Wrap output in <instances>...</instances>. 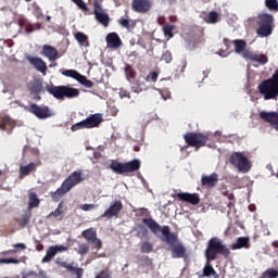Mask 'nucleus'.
Segmentation results:
<instances>
[{"mask_svg": "<svg viewBox=\"0 0 278 278\" xmlns=\"http://www.w3.org/2000/svg\"><path fill=\"white\" fill-rule=\"evenodd\" d=\"M55 264L60 266V268H66L67 273H71V275H75L76 278L84 277V268L75 267L74 263L68 264L66 261H62V258L58 257L55 260Z\"/></svg>", "mask_w": 278, "mask_h": 278, "instance_id": "ddd939ff", "label": "nucleus"}, {"mask_svg": "<svg viewBox=\"0 0 278 278\" xmlns=\"http://www.w3.org/2000/svg\"><path fill=\"white\" fill-rule=\"evenodd\" d=\"M16 125L14 119L10 116H2L0 117V129L2 131H9V134L12 132L13 127Z\"/></svg>", "mask_w": 278, "mask_h": 278, "instance_id": "4be33fe9", "label": "nucleus"}, {"mask_svg": "<svg viewBox=\"0 0 278 278\" xmlns=\"http://www.w3.org/2000/svg\"><path fill=\"white\" fill-rule=\"evenodd\" d=\"M142 223L150 228V231L154 233L156 238H160L161 242L172 247L170 251L174 260H181V257L186 255V245L179 242V238L170 230V226H161L151 217L143 218Z\"/></svg>", "mask_w": 278, "mask_h": 278, "instance_id": "f257e3e1", "label": "nucleus"}, {"mask_svg": "<svg viewBox=\"0 0 278 278\" xmlns=\"http://www.w3.org/2000/svg\"><path fill=\"white\" fill-rule=\"evenodd\" d=\"M41 55H43L45 58H48L50 62H55V60H59L60 58V53L58 52V49L49 45H45L42 47Z\"/></svg>", "mask_w": 278, "mask_h": 278, "instance_id": "dca6fc26", "label": "nucleus"}, {"mask_svg": "<svg viewBox=\"0 0 278 278\" xmlns=\"http://www.w3.org/2000/svg\"><path fill=\"white\" fill-rule=\"evenodd\" d=\"M84 181V178L81 177V172H74L72 173L61 185L60 188H58L55 191H52L50 193V197L54 203H58L67 192H71L75 186L78 184H81Z\"/></svg>", "mask_w": 278, "mask_h": 278, "instance_id": "f03ea898", "label": "nucleus"}, {"mask_svg": "<svg viewBox=\"0 0 278 278\" xmlns=\"http://www.w3.org/2000/svg\"><path fill=\"white\" fill-rule=\"evenodd\" d=\"M205 23H208L211 25H215V23H218L220 21V15H218V12L211 11L206 17H204Z\"/></svg>", "mask_w": 278, "mask_h": 278, "instance_id": "7c9ffc66", "label": "nucleus"}, {"mask_svg": "<svg viewBox=\"0 0 278 278\" xmlns=\"http://www.w3.org/2000/svg\"><path fill=\"white\" fill-rule=\"evenodd\" d=\"M212 262H214V260L206 258L205 265L203 267V273L200 276V278H203V277L218 278L219 277L218 273H216V269H214V266H212Z\"/></svg>", "mask_w": 278, "mask_h": 278, "instance_id": "6ab92c4d", "label": "nucleus"}, {"mask_svg": "<svg viewBox=\"0 0 278 278\" xmlns=\"http://www.w3.org/2000/svg\"><path fill=\"white\" fill-rule=\"evenodd\" d=\"M13 249H22V251H25V249H27V245H25V243H16L13 244Z\"/></svg>", "mask_w": 278, "mask_h": 278, "instance_id": "052dcab7", "label": "nucleus"}, {"mask_svg": "<svg viewBox=\"0 0 278 278\" xmlns=\"http://www.w3.org/2000/svg\"><path fill=\"white\" fill-rule=\"evenodd\" d=\"M36 168H38V165L34 162H30L28 165H22L20 166V176L27 177L30 173L36 172Z\"/></svg>", "mask_w": 278, "mask_h": 278, "instance_id": "393cba45", "label": "nucleus"}, {"mask_svg": "<svg viewBox=\"0 0 278 278\" xmlns=\"http://www.w3.org/2000/svg\"><path fill=\"white\" fill-rule=\"evenodd\" d=\"M260 118L265 121V123H269V125L278 131V112L263 111L260 113Z\"/></svg>", "mask_w": 278, "mask_h": 278, "instance_id": "2eb2a0df", "label": "nucleus"}, {"mask_svg": "<svg viewBox=\"0 0 278 278\" xmlns=\"http://www.w3.org/2000/svg\"><path fill=\"white\" fill-rule=\"evenodd\" d=\"M140 160L135 159L132 161L121 163L118 161H112L109 165V168L116 173V175H125V173H136V170H140Z\"/></svg>", "mask_w": 278, "mask_h": 278, "instance_id": "39448f33", "label": "nucleus"}, {"mask_svg": "<svg viewBox=\"0 0 278 278\" xmlns=\"http://www.w3.org/2000/svg\"><path fill=\"white\" fill-rule=\"evenodd\" d=\"M47 92L58 99V101H64V99H75L79 97V89L68 86H55L53 84L46 86Z\"/></svg>", "mask_w": 278, "mask_h": 278, "instance_id": "20e7f679", "label": "nucleus"}, {"mask_svg": "<svg viewBox=\"0 0 278 278\" xmlns=\"http://www.w3.org/2000/svg\"><path fill=\"white\" fill-rule=\"evenodd\" d=\"M117 23L118 25H121V27H124L125 29H129V27H131L129 24L130 22L127 18H119Z\"/></svg>", "mask_w": 278, "mask_h": 278, "instance_id": "3c124183", "label": "nucleus"}, {"mask_svg": "<svg viewBox=\"0 0 278 278\" xmlns=\"http://www.w3.org/2000/svg\"><path fill=\"white\" fill-rule=\"evenodd\" d=\"M140 252L141 253H153V243H151L149 241L141 243Z\"/></svg>", "mask_w": 278, "mask_h": 278, "instance_id": "58836bf2", "label": "nucleus"}, {"mask_svg": "<svg viewBox=\"0 0 278 278\" xmlns=\"http://www.w3.org/2000/svg\"><path fill=\"white\" fill-rule=\"evenodd\" d=\"M62 75H64L65 77H71L72 79H76V81H78L81 74L76 70H64L62 72Z\"/></svg>", "mask_w": 278, "mask_h": 278, "instance_id": "72a5a7b5", "label": "nucleus"}, {"mask_svg": "<svg viewBox=\"0 0 278 278\" xmlns=\"http://www.w3.org/2000/svg\"><path fill=\"white\" fill-rule=\"evenodd\" d=\"M88 251H90V247H88V244L83 243V244L78 245L79 255H86L88 253Z\"/></svg>", "mask_w": 278, "mask_h": 278, "instance_id": "49530a36", "label": "nucleus"}, {"mask_svg": "<svg viewBox=\"0 0 278 278\" xmlns=\"http://www.w3.org/2000/svg\"><path fill=\"white\" fill-rule=\"evenodd\" d=\"M29 220H31V211H26L25 214L22 215V217L15 218V223H17V225L23 228L29 225Z\"/></svg>", "mask_w": 278, "mask_h": 278, "instance_id": "bb28decb", "label": "nucleus"}, {"mask_svg": "<svg viewBox=\"0 0 278 278\" xmlns=\"http://www.w3.org/2000/svg\"><path fill=\"white\" fill-rule=\"evenodd\" d=\"M96 21L100 23V25H103V27H109L110 26V15L105 12L103 13H97L94 16Z\"/></svg>", "mask_w": 278, "mask_h": 278, "instance_id": "c756f323", "label": "nucleus"}, {"mask_svg": "<svg viewBox=\"0 0 278 278\" xmlns=\"http://www.w3.org/2000/svg\"><path fill=\"white\" fill-rule=\"evenodd\" d=\"M131 10L137 14H149L150 10H153V1L151 0H132Z\"/></svg>", "mask_w": 278, "mask_h": 278, "instance_id": "f8f14e48", "label": "nucleus"}, {"mask_svg": "<svg viewBox=\"0 0 278 278\" xmlns=\"http://www.w3.org/2000/svg\"><path fill=\"white\" fill-rule=\"evenodd\" d=\"M81 86H85V88H92L94 86V83L92 80L88 79V77L80 74V77H78L77 80Z\"/></svg>", "mask_w": 278, "mask_h": 278, "instance_id": "c9c22d12", "label": "nucleus"}, {"mask_svg": "<svg viewBox=\"0 0 278 278\" xmlns=\"http://www.w3.org/2000/svg\"><path fill=\"white\" fill-rule=\"evenodd\" d=\"M36 250L37 251H45V245H42V243L37 242Z\"/></svg>", "mask_w": 278, "mask_h": 278, "instance_id": "0e129e2a", "label": "nucleus"}, {"mask_svg": "<svg viewBox=\"0 0 278 278\" xmlns=\"http://www.w3.org/2000/svg\"><path fill=\"white\" fill-rule=\"evenodd\" d=\"M29 64H31L36 71H39V73H42V75H47V63L38 56H28L27 58Z\"/></svg>", "mask_w": 278, "mask_h": 278, "instance_id": "f3484780", "label": "nucleus"}, {"mask_svg": "<svg viewBox=\"0 0 278 278\" xmlns=\"http://www.w3.org/2000/svg\"><path fill=\"white\" fill-rule=\"evenodd\" d=\"M206 260H216L218 255H223V257H229L231 255V251L227 248V244H224L223 240L217 237H213L208 240L206 250L204 252Z\"/></svg>", "mask_w": 278, "mask_h": 278, "instance_id": "7ed1b4c3", "label": "nucleus"}, {"mask_svg": "<svg viewBox=\"0 0 278 278\" xmlns=\"http://www.w3.org/2000/svg\"><path fill=\"white\" fill-rule=\"evenodd\" d=\"M106 45L110 49H118V47L123 45V41L121 40V37H118V34L110 33L106 36Z\"/></svg>", "mask_w": 278, "mask_h": 278, "instance_id": "412c9836", "label": "nucleus"}, {"mask_svg": "<svg viewBox=\"0 0 278 278\" xmlns=\"http://www.w3.org/2000/svg\"><path fill=\"white\" fill-rule=\"evenodd\" d=\"M232 251H238L239 249H251V239L249 237L237 238L236 243L230 245Z\"/></svg>", "mask_w": 278, "mask_h": 278, "instance_id": "aec40b11", "label": "nucleus"}, {"mask_svg": "<svg viewBox=\"0 0 278 278\" xmlns=\"http://www.w3.org/2000/svg\"><path fill=\"white\" fill-rule=\"evenodd\" d=\"M118 94L121 99H131L129 91H127L126 89L121 88Z\"/></svg>", "mask_w": 278, "mask_h": 278, "instance_id": "603ef678", "label": "nucleus"}, {"mask_svg": "<svg viewBox=\"0 0 278 278\" xmlns=\"http://www.w3.org/2000/svg\"><path fill=\"white\" fill-rule=\"evenodd\" d=\"M28 112H30V114H34L40 121H45L53 116V112H51V109H49V106H46V105L40 106L36 103H31L29 105Z\"/></svg>", "mask_w": 278, "mask_h": 278, "instance_id": "9d476101", "label": "nucleus"}, {"mask_svg": "<svg viewBox=\"0 0 278 278\" xmlns=\"http://www.w3.org/2000/svg\"><path fill=\"white\" fill-rule=\"evenodd\" d=\"M129 58H138V52L137 51L130 52Z\"/></svg>", "mask_w": 278, "mask_h": 278, "instance_id": "338daca9", "label": "nucleus"}, {"mask_svg": "<svg viewBox=\"0 0 278 278\" xmlns=\"http://www.w3.org/2000/svg\"><path fill=\"white\" fill-rule=\"evenodd\" d=\"M55 255H58V250H55V248L53 247H50L47 250L46 255L41 260V264H49V262H51V260H53Z\"/></svg>", "mask_w": 278, "mask_h": 278, "instance_id": "cd10ccee", "label": "nucleus"}, {"mask_svg": "<svg viewBox=\"0 0 278 278\" xmlns=\"http://www.w3.org/2000/svg\"><path fill=\"white\" fill-rule=\"evenodd\" d=\"M275 23V17L268 13L260 14L257 25L258 28L256 34L261 36V38H268L270 34H273V25Z\"/></svg>", "mask_w": 278, "mask_h": 278, "instance_id": "423d86ee", "label": "nucleus"}, {"mask_svg": "<svg viewBox=\"0 0 278 278\" xmlns=\"http://www.w3.org/2000/svg\"><path fill=\"white\" fill-rule=\"evenodd\" d=\"M34 15L37 18H40L42 16V9H40V7H36L35 10H34Z\"/></svg>", "mask_w": 278, "mask_h": 278, "instance_id": "13d9d810", "label": "nucleus"}, {"mask_svg": "<svg viewBox=\"0 0 278 278\" xmlns=\"http://www.w3.org/2000/svg\"><path fill=\"white\" fill-rule=\"evenodd\" d=\"M131 90L132 92H136L137 94H139V92H142V90H147V86H144L143 83H140L137 80L131 87Z\"/></svg>", "mask_w": 278, "mask_h": 278, "instance_id": "ea45409f", "label": "nucleus"}, {"mask_svg": "<svg viewBox=\"0 0 278 278\" xmlns=\"http://www.w3.org/2000/svg\"><path fill=\"white\" fill-rule=\"evenodd\" d=\"M75 39L77 40L78 43L81 45V47H90V42L88 41V36L84 33H76L75 34Z\"/></svg>", "mask_w": 278, "mask_h": 278, "instance_id": "2f4dec72", "label": "nucleus"}, {"mask_svg": "<svg viewBox=\"0 0 278 278\" xmlns=\"http://www.w3.org/2000/svg\"><path fill=\"white\" fill-rule=\"evenodd\" d=\"M232 45L235 47V53L239 55L247 49V41L243 39H236L232 41Z\"/></svg>", "mask_w": 278, "mask_h": 278, "instance_id": "c85d7f7f", "label": "nucleus"}, {"mask_svg": "<svg viewBox=\"0 0 278 278\" xmlns=\"http://www.w3.org/2000/svg\"><path fill=\"white\" fill-rule=\"evenodd\" d=\"M162 60L166 62V64H170L173 62V54L166 51L165 53H163Z\"/></svg>", "mask_w": 278, "mask_h": 278, "instance_id": "8fccbe9b", "label": "nucleus"}, {"mask_svg": "<svg viewBox=\"0 0 278 278\" xmlns=\"http://www.w3.org/2000/svg\"><path fill=\"white\" fill-rule=\"evenodd\" d=\"M79 10H83V12H88V4H86V2H84V0H80L77 4H76Z\"/></svg>", "mask_w": 278, "mask_h": 278, "instance_id": "5fc2aeb1", "label": "nucleus"}, {"mask_svg": "<svg viewBox=\"0 0 278 278\" xmlns=\"http://www.w3.org/2000/svg\"><path fill=\"white\" fill-rule=\"evenodd\" d=\"M201 184L206 188H215V186L218 184V174L213 173L210 176H202Z\"/></svg>", "mask_w": 278, "mask_h": 278, "instance_id": "5701e85b", "label": "nucleus"}, {"mask_svg": "<svg viewBox=\"0 0 278 278\" xmlns=\"http://www.w3.org/2000/svg\"><path fill=\"white\" fill-rule=\"evenodd\" d=\"M16 253H18V250L14 249V250H7L1 252V255L8 256V255H16Z\"/></svg>", "mask_w": 278, "mask_h": 278, "instance_id": "6e6d98bb", "label": "nucleus"}, {"mask_svg": "<svg viewBox=\"0 0 278 278\" xmlns=\"http://www.w3.org/2000/svg\"><path fill=\"white\" fill-rule=\"evenodd\" d=\"M83 238L92 245V249L100 251L103 247L101 239L97 238V230L94 228H88L81 232Z\"/></svg>", "mask_w": 278, "mask_h": 278, "instance_id": "9b49d317", "label": "nucleus"}, {"mask_svg": "<svg viewBox=\"0 0 278 278\" xmlns=\"http://www.w3.org/2000/svg\"><path fill=\"white\" fill-rule=\"evenodd\" d=\"M35 30L36 29H40L42 27V25L40 23H36V24H33Z\"/></svg>", "mask_w": 278, "mask_h": 278, "instance_id": "69168bd1", "label": "nucleus"}, {"mask_svg": "<svg viewBox=\"0 0 278 278\" xmlns=\"http://www.w3.org/2000/svg\"><path fill=\"white\" fill-rule=\"evenodd\" d=\"M184 140L188 147H194L198 151V149H201V147H205V144H207L210 137L202 132H187L184 135Z\"/></svg>", "mask_w": 278, "mask_h": 278, "instance_id": "6e6552de", "label": "nucleus"}, {"mask_svg": "<svg viewBox=\"0 0 278 278\" xmlns=\"http://www.w3.org/2000/svg\"><path fill=\"white\" fill-rule=\"evenodd\" d=\"M34 275H37L36 271L30 270L27 271L24 276H22V278H29V277H34Z\"/></svg>", "mask_w": 278, "mask_h": 278, "instance_id": "680f3d73", "label": "nucleus"}, {"mask_svg": "<svg viewBox=\"0 0 278 278\" xmlns=\"http://www.w3.org/2000/svg\"><path fill=\"white\" fill-rule=\"evenodd\" d=\"M265 5L270 12H278V1L277 0H265Z\"/></svg>", "mask_w": 278, "mask_h": 278, "instance_id": "4c0bfd02", "label": "nucleus"}, {"mask_svg": "<svg viewBox=\"0 0 278 278\" xmlns=\"http://www.w3.org/2000/svg\"><path fill=\"white\" fill-rule=\"evenodd\" d=\"M28 90L30 94H40L42 92V81L35 79L28 84Z\"/></svg>", "mask_w": 278, "mask_h": 278, "instance_id": "b1692460", "label": "nucleus"}, {"mask_svg": "<svg viewBox=\"0 0 278 278\" xmlns=\"http://www.w3.org/2000/svg\"><path fill=\"white\" fill-rule=\"evenodd\" d=\"M177 198L180 201H185V203H191V205H199L201 203V199L197 193H178Z\"/></svg>", "mask_w": 278, "mask_h": 278, "instance_id": "a211bd4d", "label": "nucleus"}, {"mask_svg": "<svg viewBox=\"0 0 278 278\" xmlns=\"http://www.w3.org/2000/svg\"><path fill=\"white\" fill-rule=\"evenodd\" d=\"M252 62H258V64H267L268 58L264 54H254V59H252Z\"/></svg>", "mask_w": 278, "mask_h": 278, "instance_id": "79ce46f5", "label": "nucleus"}, {"mask_svg": "<svg viewBox=\"0 0 278 278\" xmlns=\"http://www.w3.org/2000/svg\"><path fill=\"white\" fill-rule=\"evenodd\" d=\"M25 30H26V34H31L36 31V28L34 27V24H27Z\"/></svg>", "mask_w": 278, "mask_h": 278, "instance_id": "bf43d9fd", "label": "nucleus"}, {"mask_svg": "<svg viewBox=\"0 0 278 278\" xmlns=\"http://www.w3.org/2000/svg\"><path fill=\"white\" fill-rule=\"evenodd\" d=\"M62 205H63V202H60L58 208L51 212L48 215V218H58L59 220H62V214H64V212L62 211Z\"/></svg>", "mask_w": 278, "mask_h": 278, "instance_id": "473e14b6", "label": "nucleus"}, {"mask_svg": "<svg viewBox=\"0 0 278 278\" xmlns=\"http://www.w3.org/2000/svg\"><path fill=\"white\" fill-rule=\"evenodd\" d=\"M125 74L126 78L131 81V79H136V70H134V66L127 64L125 66Z\"/></svg>", "mask_w": 278, "mask_h": 278, "instance_id": "f704fd0d", "label": "nucleus"}, {"mask_svg": "<svg viewBox=\"0 0 278 278\" xmlns=\"http://www.w3.org/2000/svg\"><path fill=\"white\" fill-rule=\"evenodd\" d=\"M157 77H159L157 72H151V73L148 74V76L146 77V81H153V84H155V81H157Z\"/></svg>", "mask_w": 278, "mask_h": 278, "instance_id": "09e8293b", "label": "nucleus"}, {"mask_svg": "<svg viewBox=\"0 0 278 278\" xmlns=\"http://www.w3.org/2000/svg\"><path fill=\"white\" fill-rule=\"evenodd\" d=\"M0 264H21V261L17 258H0Z\"/></svg>", "mask_w": 278, "mask_h": 278, "instance_id": "de8ad7c7", "label": "nucleus"}, {"mask_svg": "<svg viewBox=\"0 0 278 278\" xmlns=\"http://www.w3.org/2000/svg\"><path fill=\"white\" fill-rule=\"evenodd\" d=\"M262 278H278V269H275V268L266 269L263 273Z\"/></svg>", "mask_w": 278, "mask_h": 278, "instance_id": "e433bc0d", "label": "nucleus"}, {"mask_svg": "<svg viewBox=\"0 0 278 278\" xmlns=\"http://www.w3.org/2000/svg\"><path fill=\"white\" fill-rule=\"evenodd\" d=\"M103 121V115L101 113H96L89 115L86 119L78 122L72 125V131H79V129H94V127H99Z\"/></svg>", "mask_w": 278, "mask_h": 278, "instance_id": "0eeeda50", "label": "nucleus"}, {"mask_svg": "<svg viewBox=\"0 0 278 278\" xmlns=\"http://www.w3.org/2000/svg\"><path fill=\"white\" fill-rule=\"evenodd\" d=\"M123 211V202L114 201L110 207L101 215V218H118V214Z\"/></svg>", "mask_w": 278, "mask_h": 278, "instance_id": "4468645a", "label": "nucleus"}, {"mask_svg": "<svg viewBox=\"0 0 278 278\" xmlns=\"http://www.w3.org/2000/svg\"><path fill=\"white\" fill-rule=\"evenodd\" d=\"M138 238H148L149 237V230L144 228V226H140L139 230L137 231Z\"/></svg>", "mask_w": 278, "mask_h": 278, "instance_id": "c03bdc74", "label": "nucleus"}, {"mask_svg": "<svg viewBox=\"0 0 278 278\" xmlns=\"http://www.w3.org/2000/svg\"><path fill=\"white\" fill-rule=\"evenodd\" d=\"M241 55L244 60H250L251 62H253V59L255 58V53L247 49L241 53Z\"/></svg>", "mask_w": 278, "mask_h": 278, "instance_id": "a18cd8bd", "label": "nucleus"}, {"mask_svg": "<svg viewBox=\"0 0 278 278\" xmlns=\"http://www.w3.org/2000/svg\"><path fill=\"white\" fill-rule=\"evenodd\" d=\"M96 278H110V277L106 276L105 274H100V275L96 276Z\"/></svg>", "mask_w": 278, "mask_h": 278, "instance_id": "774afa93", "label": "nucleus"}, {"mask_svg": "<svg viewBox=\"0 0 278 278\" xmlns=\"http://www.w3.org/2000/svg\"><path fill=\"white\" fill-rule=\"evenodd\" d=\"M103 7H101V3L99 1L94 0L93 2V14L97 16V14H103Z\"/></svg>", "mask_w": 278, "mask_h": 278, "instance_id": "37998d69", "label": "nucleus"}, {"mask_svg": "<svg viewBox=\"0 0 278 278\" xmlns=\"http://www.w3.org/2000/svg\"><path fill=\"white\" fill-rule=\"evenodd\" d=\"M39 205H40V199H38V194H36V192H30L28 194V206H27L28 212H31L34 207H38Z\"/></svg>", "mask_w": 278, "mask_h": 278, "instance_id": "a878e982", "label": "nucleus"}, {"mask_svg": "<svg viewBox=\"0 0 278 278\" xmlns=\"http://www.w3.org/2000/svg\"><path fill=\"white\" fill-rule=\"evenodd\" d=\"M47 273L45 270H40L39 273H36V275H33V277H45Z\"/></svg>", "mask_w": 278, "mask_h": 278, "instance_id": "e2e57ef3", "label": "nucleus"}, {"mask_svg": "<svg viewBox=\"0 0 278 278\" xmlns=\"http://www.w3.org/2000/svg\"><path fill=\"white\" fill-rule=\"evenodd\" d=\"M173 31H175V25L167 24L163 26L164 36H168V38H173Z\"/></svg>", "mask_w": 278, "mask_h": 278, "instance_id": "a19ab883", "label": "nucleus"}, {"mask_svg": "<svg viewBox=\"0 0 278 278\" xmlns=\"http://www.w3.org/2000/svg\"><path fill=\"white\" fill-rule=\"evenodd\" d=\"M53 249L56 251V253H62L64 251H68V248L64 247V245H54Z\"/></svg>", "mask_w": 278, "mask_h": 278, "instance_id": "4d7b16f0", "label": "nucleus"}, {"mask_svg": "<svg viewBox=\"0 0 278 278\" xmlns=\"http://www.w3.org/2000/svg\"><path fill=\"white\" fill-rule=\"evenodd\" d=\"M94 207H97L96 204H83L80 206V210H83L84 212H90V211L94 210Z\"/></svg>", "mask_w": 278, "mask_h": 278, "instance_id": "864d4df0", "label": "nucleus"}, {"mask_svg": "<svg viewBox=\"0 0 278 278\" xmlns=\"http://www.w3.org/2000/svg\"><path fill=\"white\" fill-rule=\"evenodd\" d=\"M230 164L235 166L239 173H249L251 170V161L240 152L231 154Z\"/></svg>", "mask_w": 278, "mask_h": 278, "instance_id": "1a4fd4ad", "label": "nucleus"}]
</instances>
